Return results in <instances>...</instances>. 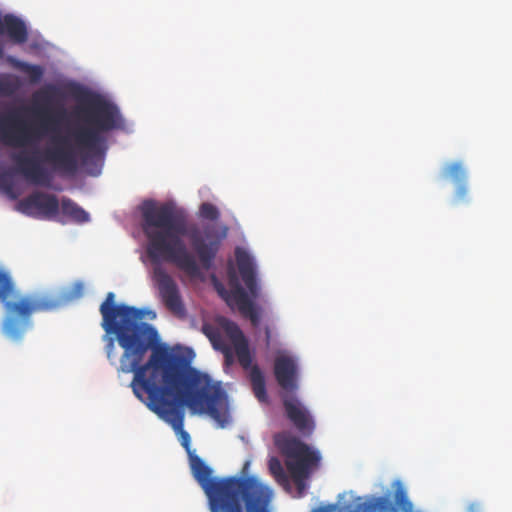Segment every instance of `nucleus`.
Listing matches in <instances>:
<instances>
[{
    "label": "nucleus",
    "mask_w": 512,
    "mask_h": 512,
    "mask_svg": "<svg viewBox=\"0 0 512 512\" xmlns=\"http://www.w3.org/2000/svg\"><path fill=\"white\" fill-rule=\"evenodd\" d=\"M274 443L286 457V467L295 484L293 497H304L308 489L307 480L319 467L320 453L287 432L276 434Z\"/></svg>",
    "instance_id": "obj_5"
},
{
    "label": "nucleus",
    "mask_w": 512,
    "mask_h": 512,
    "mask_svg": "<svg viewBox=\"0 0 512 512\" xmlns=\"http://www.w3.org/2000/svg\"><path fill=\"white\" fill-rule=\"evenodd\" d=\"M74 112L82 125L52 129L42 151L21 150L11 154L17 172L26 180L50 187L53 172L43 163L50 164L61 174L74 175L80 163H87L92 156L102 152L106 141L102 133L119 127L118 108L98 95L87 94Z\"/></svg>",
    "instance_id": "obj_3"
},
{
    "label": "nucleus",
    "mask_w": 512,
    "mask_h": 512,
    "mask_svg": "<svg viewBox=\"0 0 512 512\" xmlns=\"http://www.w3.org/2000/svg\"><path fill=\"white\" fill-rule=\"evenodd\" d=\"M467 512H482V508L478 503H472L468 506Z\"/></svg>",
    "instance_id": "obj_21"
},
{
    "label": "nucleus",
    "mask_w": 512,
    "mask_h": 512,
    "mask_svg": "<svg viewBox=\"0 0 512 512\" xmlns=\"http://www.w3.org/2000/svg\"><path fill=\"white\" fill-rule=\"evenodd\" d=\"M74 289H75L74 296L79 297L82 294L83 285L81 283H77V284H75Z\"/></svg>",
    "instance_id": "obj_22"
},
{
    "label": "nucleus",
    "mask_w": 512,
    "mask_h": 512,
    "mask_svg": "<svg viewBox=\"0 0 512 512\" xmlns=\"http://www.w3.org/2000/svg\"><path fill=\"white\" fill-rule=\"evenodd\" d=\"M212 343L215 349L221 351L225 358V363L227 365H230L233 363V352L230 346L223 343L220 340H217L216 338L212 339Z\"/></svg>",
    "instance_id": "obj_18"
},
{
    "label": "nucleus",
    "mask_w": 512,
    "mask_h": 512,
    "mask_svg": "<svg viewBox=\"0 0 512 512\" xmlns=\"http://www.w3.org/2000/svg\"><path fill=\"white\" fill-rule=\"evenodd\" d=\"M443 175L455 183H462L467 180L466 169L461 162L448 163L443 168Z\"/></svg>",
    "instance_id": "obj_16"
},
{
    "label": "nucleus",
    "mask_w": 512,
    "mask_h": 512,
    "mask_svg": "<svg viewBox=\"0 0 512 512\" xmlns=\"http://www.w3.org/2000/svg\"><path fill=\"white\" fill-rule=\"evenodd\" d=\"M265 337H266V343H267V345H269L270 340H271V331H270L269 327L265 328Z\"/></svg>",
    "instance_id": "obj_23"
},
{
    "label": "nucleus",
    "mask_w": 512,
    "mask_h": 512,
    "mask_svg": "<svg viewBox=\"0 0 512 512\" xmlns=\"http://www.w3.org/2000/svg\"><path fill=\"white\" fill-rule=\"evenodd\" d=\"M35 130L30 128L17 112L0 118V141L10 147H25L34 140Z\"/></svg>",
    "instance_id": "obj_8"
},
{
    "label": "nucleus",
    "mask_w": 512,
    "mask_h": 512,
    "mask_svg": "<svg viewBox=\"0 0 512 512\" xmlns=\"http://www.w3.org/2000/svg\"><path fill=\"white\" fill-rule=\"evenodd\" d=\"M235 258L239 274L249 292L236 281L234 288L230 291L226 301L229 305H236L239 312L251 321L254 327L260 323V312L252 299H257L260 295V287L256 277V267L250 254L242 249L236 248Z\"/></svg>",
    "instance_id": "obj_6"
},
{
    "label": "nucleus",
    "mask_w": 512,
    "mask_h": 512,
    "mask_svg": "<svg viewBox=\"0 0 512 512\" xmlns=\"http://www.w3.org/2000/svg\"><path fill=\"white\" fill-rule=\"evenodd\" d=\"M141 216L142 230L147 238L146 252L154 264L152 279L166 308L181 313L184 306L179 287L161 262L174 264L191 278H200L202 270L212 268L228 228L207 224L203 227V235L196 227L188 230L185 211L171 201L145 200L141 205Z\"/></svg>",
    "instance_id": "obj_2"
},
{
    "label": "nucleus",
    "mask_w": 512,
    "mask_h": 512,
    "mask_svg": "<svg viewBox=\"0 0 512 512\" xmlns=\"http://www.w3.org/2000/svg\"><path fill=\"white\" fill-rule=\"evenodd\" d=\"M0 304L4 316L2 333L12 341H21L32 325V315L56 309L60 300L50 294H22L9 273L0 271Z\"/></svg>",
    "instance_id": "obj_4"
},
{
    "label": "nucleus",
    "mask_w": 512,
    "mask_h": 512,
    "mask_svg": "<svg viewBox=\"0 0 512 512\" xmlns=\"http://www.w3.org/2000/svg\"><path fill=\"white\" fill-rule=\"evenodd\" d=\"M268 468L275 481L285 491L291 493V479L284 470L281 461L277 457H271L268 461Z\"/></svg>",
    "instance_id": "obj_14"
},
{
    "label": "nucleus",
    "mask_w": 512,
    "mask_h": 512,
    "mask_svg": "<svg viewBox=\"0 0 512 512\" xmlns=\"http://www.w3.org/2000/svg\"><path fill=\"white\" fill-rule=\"evenodd\" d=\"M64 113H65V110H64L63 108H61L59 111H57V112L55 113V115H57V116H61V115H63Z\"/></svg>",
    "instance_id": "obj_24"
},
{
    "label": "nucleus",
    "mask_w": 512,
    "mask_h": 512,
    "mask_svg": "<svg viewBox=\"0 0 512 512\" xmlns=\"http://www.w3.org/2000/svg\"><path fill=\"white\" fill-rule=\"evenodd\" d=\"M297 373V364L292 357L281 355L275 358L274 375L278 385L286 392L297 390Z\"/></svg>",
    "instance_id": "obj_11"
},
{
    "label": "nucleus",
    "mask_w": 512,
    "mask_h": 512,
    "mask_svg": "<svg viewBox=\"0 0 512 512\" xmlns=\"http://www.w3.org/2000/svg\"><path fill=\"white\" fill-rule=\"evenodd\" d=\"M102 328L107 338L106 355L111 364L118 361V372L133 373L130 387L134 395L179 436L190 453L191 438L184 430L185 410L207 413L221 427L228 422L227 397L211 378L190 366L184 356L166 347H156L157 330L143 321L145 310L115 304L108 292L100 305Z\"/></svg>",
    "instance_id": "obj_1"
},
{
    "label": "nucleus",
    "mask_w": 512,
    "mask_h": 512,
    "mask_svg": "<svg viewBox=\"0 0 512 512\" xmlns=\"http://www.w3.org/2000/svg\"><path fill=\"white\" fill-rule=\"evenodd\" d=\"M468 186L467 181L462 183H457V187L454 194V201L456 203L467 202L468 201Z\"/></svg>",
    "instance_id": "obj_20"
},
{
    "label": "nucleus",
    "mask_w": 512,
    "mask_h": 512,
    "mask_svg": "<svg viewBox=\"0 0 512 512\" xmlns=\"http://www.w3.org/2000/svg\"><path fill=\"white\" fill-rule=\"evenodd\" d=\"M16 90V85L9 80L8 76H0V96H10Z\"/></svg>",
    "instance_id": "obj_19"
},
{
    "label": "nucleus",
    "mask_w": 512,
    "mask_h": 512,
    "mask_svg": "<svg viewBox=\"0 0 512 512\" xmlns=\"http://www.w3.org/2000/svg\"><path fill=\"white\" fill-rule=\"evenodd\" d=\"M224 330L234 346L239 364L243 369L250 370V381L256 398L260 402H266L268 397L265 378L258 365L252 364L253 357L249 349L248 340L239 326L232 321H227L224 324Z\"/></svg>",
    "instance_id": "obj_7"
},
{
    "label": "nucleus",
    "mask_w": 512,
    "mask_h": 512,
    "mask_svg": "<svg viewBox=\"0 0 512 512\" xmlns=\"http://www.w3.org/2000/svg\"><path fill=\"white\" fill-rule=\"evenodd\" d=\"M282 402L287 419L297 431L305 437L311 436L315 422L307 407L294 395H284Z\"/></svg>",
    "instance_id": "obj_10"
},
{
    "label": "nucleus",
    "mask_w": 512,
    "mask_h": 512,
    "mask_svg": "<svg viewBox=\"0 0 512 512\" xmlns=\"http://www.w3.org/2000/svg\"><path fill=\"white\" fill-rule=\"evenodd\" d=\"M199 216L206 220L216 221L220 217V212L214 204L204 202L200 205Z\"/></svg>",
    "instance_id": "obj_17"
},
{
    "label": "nucleus",
    "mask_w": 512,
    "mask_h": 512,
    "mask_svg": "<svg viewBox=\"0 0 512 512\" xmlns=\"http://www.w3.org/2000/svg\"><path fill=\"white\" fill-rule=\"evenodd\" d=\"M59 210L63 216L82 224L89 221V214L70 198L63 197L59 202Z\"/></svg>",
    "instance_id": "obj_13"
},
{
    "label": "nucleus",
    "mask_w": 512,
    "mask_h": 512,
    "mask_svg": "<svg viewBox=\"0 0 512 512\" xmlns=\"http://www.w3.org/2000/svg\"><path fill=\"white\" fill-rule=\"evenodd\" d=\"M18 209L34 218L52 220L59 213V200L54 194L37 191L22 199Z\"/></svg>",
    "instance_id": "obj_9"
},
{
    "label": "nucleus",
    "mask_w": 512,
    "mask_h": 512,
    "mask_svg": "<svg viewBox=\"0 0 512 512\" xmlns=\"http://www.w3.org/2000/svg\"><path fill=\"white\" fill-rule=\"evenodd\" d=\"M58 94L59 89L55 85H47L33 95V112L43 120L41 125L43 128H48V123L55 122V117L48 105L53 102Z\"/></svg>",
    "instance_id": "obj_12"
},
{
    "label": "nucleus",
    "mask_w": 512,
    "mask_h": 512,
    "mask_svg": "<svg viewBox=\"0 0 512 512\" xmlns=\"http://www.w3.org/2000/svg\"><path fill=\"white\" fill-rule=\"evenodd\" d=\"M14 67L28 75L30 82L33 84L40 82L44 75V69L39 65H34L23 61H16L14 63Z\"/></svg>",
    "instance_id": "obj_15"
}]
</instances>
